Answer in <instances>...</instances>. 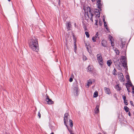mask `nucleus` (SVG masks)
Segmentation results:
<instances>
[{
    "instance_id": "bf43d9fd",
    "label": "nucleus",
    "mask_w": 134,
    "mask_h": 134,
    "mask_svg": "<svg viewBox=\"0 0 134 134\" xmlns=\"http://www.w3.org/2000/svg\"><path fill=\"white\" fill-rule=\"evenodd\" d=\"M8 0V1H9V2L10 1V0Z\"/></svg>"
},
{
    "instance_id": "c03bdc74",
    "label": "nucleus",
    "mask_w": 134,
    "mask_h": 134,
    "mask_svg": "<svg viewBox=\"0 0 134 134\" xmlns=\"http://www.w3.org/2000/svg\"><path fill=\"white\" fill-rule=\"evenodd\" d=\"M95 21H96L95 24L96 25H98V20H96Z\"/></svg>"
},
{
    "instance_id": "dca6fc26",
    "label": "nucleus",
    "mask_w": 134,
    "mask_h": 134,
    "mask_svg": "<svg viewBox=\"0 0 134 134\" xmlns=\"http://www.w3.org/2000/svg\"><path fill=\"white\" fill-rule=\"evenodd\" d=\"M66 127L70 134H74V133L72 131V128H71V129H70L68 126H67Z\"/></svg>"
},
{
    "instance_id": "de8ad7c7",
    "label": "nucleus",
    "mask_w": 134,
    "mask_h": 134,
    "mask_svg": "<svg viewBox=\"0 0 134 134\" xmlns=\"http://www.w3.org/2000/svg\"><path fill=\"white\" fill-rule=\"evenodd\" d=\"M130 103L131 105H132V106H133V102L132 101H131L130 102Z\"/></svg>"
},
{
    "instance_id": "20e7f679",
    "label": "nucleus",
    "mask_w": 134,
    "mask_h": 134,
    "mask_svg": "<svg viewBox=\"0 0 134 134\" xmlns=\"http://www.w3.org/2000/svg\"><path fill=\"white\" fill-rule=\"evenodd\" d=\"M97 57L99 64L102 67L103 65V63L102 58L101 55L100 54H98L97 55Z\"/></svg>"
},
{
    "instance_id": "c85d7f7f",
    "label": "nucleus",
    "mask_w": 134,
    "mask_h": 134,
    "mask_svg": "<svg viewBox=\"0 0 134 134\" xmlns=\"http://www.w3.org/2000/svg\"><path fill=\"white\" fill-rule=\"evenodd\" d=\"M99 35H98V32H97L95 36V37H96V38L97 39L99 38V37H98V36Z\"/></svg>"
},
{
    "instance_id": "c9c22d12",
    "label": "nucleus",
    "mask_w": 134,
    "mask_h": 134,
    "mask_svg": "<svg viewBox=\"0 0 134 134\" xmlns=\"http://www.w3.org/2000/svg\"><path fill=\"white\" fill-rule=\"evenodd\" d=\"M83 60H86L87 59L86 57L85 56H83Z\"/></svg>"
},
{
    "instance_id": "9d476101",
    "label": "nucleus",
    "mask_w": 134,
    "mask_h": 134,
    "mask_svg": "<svg viewBox=\"0 0 134 134\" xmlns=\"http://www.w3.org/2000/svg\"><path fill=\"white\" fill-rule=\"evenodd\" d=\"M107 41L105 40H102L101 43L102 44L103 46L106 47L107 46Z\"/></svg>"
},
{
    "instance_id": "a211bd4d",
    "label": "nucleus",
    "mask_w": 134,
    "mask_h": 134,
    "mask_svg": "<svg viewBox=\"0 0 134 134\" xmlns=\"http://www.w3.org/2000/svg\"><path fill=\"white\" fill-rule=\"evenodd\" d=\"M124 109L126 112H127L129 111V109L127 106H125L124 107Z\"/></svg>"
},
{
    "instance_id": "f257e3e1",
    "label": "nucleus",
    "mask_w": 134,
    "mask_h": 134,
    "mask_svg": "<svg viewBox=\"0 0 134 134\" xmlns=\"http://www.w3.org/2000/svg\"><path fill=\"white\" fill-rule=\"evenodd\" d=\"M29 45L31 49L34 51L37 52L39 50L38 40L35 37H32L30 39Z\"/></svg>"
},
{
    "instance_id": "2eb2a0df",
    "label": "nucleus",
    "mask_w": 134,
    "mask_h": 134,
    "mask_svg": "<svg viewBox=\"0 0 134 134\" xmlns=\"http://www.w3.org/2000/svg\"><path fill=\"white\" fill-rule=\"evenodd\" d=\"M97 4L98 5V8H99L100 10L101 11L102 9H101V7L102 6V4L100 2L97 3Z\"/></svg>"
},
{
    "instance_id": "a18cd8bd",
    "label": "nucleus",
    "mask_w": 134,
    "mask_h": 134,
    "mask_svg": "<svg viewBox=\"0 0 134 134\" xmlns=\"http://www.w3.org/2000/svg\"><path fill=\"white\" fill-rule=\"evenodd\" d=\"M105 28L107 29V30L108 32H109V29L108 28V27H105Z\"/></svg>"
},
{
    "instance_id": "bb28decb",
    "label": "nucleus",
    "mask_w": 134,
    "mask_h": 134,
    "mask_svg": "<svg viewBox=\"0 0 134 134\" xmlns=\"http://www.w3.org/2000/svg\"><path fill=\"white\" fill-rule=\"evenodd\" d=\"M96 37H95V36H93L92 38V40L93 42H95L96 40Z\"/></svg>"
},
{
    "instance_id": "2f4dec72",
    "label": "nucleus",
    "mask_w": 134,
    "mask_h": 134,
    "mask_svg": "<svg viewBox=\"0 0 134 134\" xmlns=\"http://www.w3.org/2000/svg\"><path fill=\"white\" fill-rule=\"evenodd\" d=\"M125 85L126 88H129V87H130V86L129 85V83H126Z\"/></svg>"
},
{
    "instance_id": "8fccbe9b",
    "label": "nucleus",
    "mask_w": 134,
    "mask_h": 134,
    "mask_svg": "<svg viewBox=\"0 0 134 134\" xmlns=\"http://www.w3.org/2000/svg\"><path fill=\"white\" fill-rule=\"evenodd\" d=\"M131 81L130 79H127V83H129Z\"/></svg>"
},
{
    "instance_id": "3c124183",
    "label": "nucleus",
    "mask_w": 134,
    "mask_h": 134,
    "mask_svg": "<svg viewBox=\"0 0 134 134\" xmlns=\"http://www.w3.org/2000/svg\"><path fill=\"white\" fill-rule=\"evenodd\" d=\"M92 17L93 16H91V18L90 19V20H91L92 22L93 21Z\"/></svg>"
},
{
    "instance_id": "0eeeda50",
    "label": "nucleus",
    "mask_w": 134,
    "mask_h": 134,
    "mask_svg": "<svg viewBox=\"0 0 134 134\" xmlns=\"http://www.w3.org/2000/svg\"><path fill=\"white\" fill-rule=\"evenodd\" d=\"M69 115L67 113H66L65 114L64 118V124L67 127L68 126L66 124V122L68 121V116Z\"/></svg>"
},
{
    "instance_id": "7ed1b4c3",
    "label": "nucleus",
    "mask_w": 134,
    "mask_h": 134,
    "mask_svg": "<svg viewBox=\"0 0 134 134\" xmlns=\"http://www.w3.org/2000/svg\"><path fill=\"white\" fill-rule=\"evenodd\" d=\"M74 88L73 93L75 96H77L79 93V91L78 90V87L76 84H74Z\"/></svg>"
},
{
    "instance_id": "ddd939ff",
    "label": "nucleus",
    "mask_w": 134,
    "mask_h": 134,
    "mask_svg": "<svg viewBox=\"0 0 134 134\" xmlns=\"http://www.w3.org/2000/svg\"><path fill=\"white\" fill-rule=\"evenodd\" d=\"M99 106L97 105L96 107L94 109L95 113H98L99 111Z\"/></svg>"
},
{
    "instance_id": "6e6d98bb",
    "label": "nucleus",
    "mask_w": 134,
    "mask_h": 134,
    "mask_svg": "<svg viewBox=\"0 0 134 134\" xmlns=\"http://www.w3.org/2000/svg\"><path fill=\"white\" fill-rule=\"evenodd\" d=\"M91 0L92 2H94L95 1V0Z\"/></svg>"
},
{
    "instance_id": "ea45409f",
    "label": "nucleus",
    "mask_w": 134,
    "mask_h": 134,
    "mask_svg": "<svg viewBox=\"0 0 134 134\" xmlns=\"http://www.w3.org/2000/svg\"><path fill=\"white\" fill-rule=\"evenodd\" d=\"M126 78L127 80L128 79H130L129 76L128 75H126Z\"/></svg>"
},
{
    "instance_id": "cd10ccee",
    "label": "nucleus",
    "mask_w": 134,
    "mask_h": 134,
    "mask_svg": "<svg viewBox=\"0 0 134 134\" xmlns=\"http://www.w3.org/2000/svg\"><path fill=\"white\" fill-rule=\"evenodd\" d=\"M85 34L86 35V37L87 38H88L89 37L90 35L89 34V33L88 32L86 31L85 32Z\"/></svg>"
},
{
    "instance_id": "f704fd0d",
    "label": "nucleus",
    "mask_w": 134,
    "mask_h": 134,
    "mask_svg": "<svg viewBox=\"0 0 134 134\" xmlns=\"http://www.w3.org/2000/svg\"><path fill=\"white\" fill-rule=\"evenodd\" d=\"M124 103L125 105H127L128 104V103L127 102L128 101L127 100H126L125 101H124Z\"/></svg>"
},
{
    "instance_id": "4d7b16f0",
    "label": "nucleus",
    "mask_w": 134,
    "mask_h": 134,
    "mask_svg": "<svg viewBox=\"0 0 134 134\" xmlns=\"http://www.w3.org/2000/svg\"><path fill=\"white\" fill-rule=\"evenodd\" d=\"M51 134H54V133L53 132H52Z\"/></svg>"
},
{
    "instance_id": "a19ab883",
    "label": "nucleus",
    "mask_w": 134,
    "mask_h": 134,
    "mask_svg": "<svg viewBox=\"0 0 134 134\" xmlns=\"http://www.w3.org/2000/svg\"><path fill=\"white\" fill-rule=\"evenodd\" d=\"M102 22L101 20H99V25L100 26H101L102 25Z\"/></svg>"
},
{
    "instance_id": "c756f323",
    "label": "nucleus",
    "mask_w": 134,
    "mask_h": 134,
    "mask_svg": "<svg viewBox=\"0 0 134 134\" xmlns=\"http://www.w3.org/2000/svg\"><path fill=\"white\" fill-rule=\"evenodd\" d=\"M109 38L110 39V41H112V39H113V37L110 35H109Z\"/></svg>"
},
{
    "instance_id": "b1692460",
    "label": "nucleus",
    "mask_w": 134,
    "mask_h": 134,
    "mask_svg": "<svg viewBox=\"0 0 134 134\" xmlns=\"http://www.w3.org/2000/svg\"><path fill=\"white\" fill-rule=\"evenodd\" d=\"M121 43L122 44V48H123L125 46V42H124L123 41H121Z\"/></svg>"
},
{
    "instance_id": "4c0bfd02",
    "label": "nucleus",
    "mask_w": 134,
    "mask_h": 134,
    "mask_svg": "<svg viewBox=\"0 0 134 134\" xmlns=\"http://www.w3.org/2000/svg\"><path fill=\"white\" fill-rule=\"evenodd\" d=\"M83 28L85 31H86L87 30L86 26L85 25L83 26Z\"/></svg>"
},
{
    "instance_id": "1a4fd4ad",
    "label": "nucleus",
    "mask_w": 134,
    "mask_h": 134,
    "mask_svg": "<svg viewBox=\"0 0 134 134\" xmlns=\"http://www.w3.org/2000/svg\"><path fill=\"white\" fill-rule=\"evenodd\" d=\"M104 90L105 91V93L108 94H110V90L109 88H107L106 87H104Z\"/></svg>"
},
{
    "instance_id": "864d4df0",
    "label": "nucleus",
    "mask_w": 134,
    "mask_h": 134,
    "mask_svg": "<svg viewBox=\"0 0 134 134\" xmlns=\"http://www.w3.org/2000/svg\"><path fill=\"white\" fill-rule=\"evenodd\" d=\"M128 115H129L130 116H131V113H130V112H129L128 113Z\"/></svg>"
},
{
    "instance_id": "49530a36",
    "label": "nucleus",
    "mask_w": 134,
    "mask_h": 134,
    "mask_svg": "<svg viewBox=\"0 0 134 134\" xmlns=\"http://www.w3.org/2000/svg\"><path fill=\"white\" fill-rule=\"evenodd\" d=\"M127 90L129 92H131V91L129 90V88H127Z\"/></svg>"
},
{
    "instance_id": "4be33fe9",
    "label": "nucleus",
    "mask_w": 134,
    "mask_h": 134,
    "mask_svg": "<svg viewBox=\"0 0 134 134\" xmlns=\"http://www.w3.org/2000/svg\"><path fill=\"white\" fill-rule=\"evenodd\" d=\"M71 25L70 23H67V27L68 30H70V26Z\"/></svg>"
},
{
    "instance_id": "aec40b11",
    "label": "nucleus",
    "mask_w": 134,
    "mask_h": 134,
    "mask_svg": "<svg viewBox=\"0 0 134 134\" xmlns=\"http://www.w3.org/2000/svg\"><path fill=\"white\" fill-rule=\"evenodd\" d=\"M112 63V62L111 61V60H108L107 62V64L109 66H110V65Z\"/></svg>"
},
{
    "instance_id": "f3484780",
    "label": "nucleus",
    "mask_w": 134,
    "mask_h": 134,
    "mask_svg": "<svg viewBox=\"0 0 134 134\" xmlns=\"http://www.w3.org/2000/svg\"><path fill=\"white\" fill-rule=\"evenodd\" d=\"M114 51L116 53L117 55H119L120 53V51L117 48H116L114 49Z\"/></svg>"
},
{
    "instance_id": "393cba45",
    "label": "nucleus",
    "mask_w": 134,
    "mask_h": 134,
    "mask_svg": "<svg viewBox=\"0 0 134 134\" xmlns=\"http://www.w3.org/2000/svg\"><path fill=\"white\" fill-rule=\"evenodd\" d=\"M98 96V93L97 91L95 92L93 94V97H96Z\"/></svg>"
},
{
    "instance_id": "09e8293b",
    "label": "nucleus",
    "mask_w": 134,
    "mask_h": 134,
    "mask_svg": "<svg viewBox=\"0 0 134 134\" xmlns=\"http://www.w3.org/2000/svg\"><path fill=\"white\" fill-rule=\"evenodd\" d=\"M97 3L101 2V0H97Z\"/></svg>"
},
{
    "instance_id": "37998d69",
    "label": "nucleus",
    "mask_w": 134,
    "mask_h": 134,
    "mask_svg": "<svg viewBox=\"0 0 134 134\" xmlns=\"http://www.w3.org/2000/svg\"><path fill=\"white\" fill-rule=\"evenodd\" d=\"M70 82H71L73 81V79L71 77L70 78L69 80Z\"/></svg>"
},
{
    "instance_id": "6e6552de",
    "label": "nucleus",
    "mask_w": 134,
    "mask_h": 134,
    "mask_svg": "<svg viewBox=\"0 0 134 134\" xmlns=\"http://www.w3.org/2000/svg\"><path fill=\"white\" fill-rule=\"evenodd\" d=\"M122 64L124 68L125 69L127 68V60H122Z\"/></svg>"
},
{
    "instance_id": "4468645a",
    "label": "nucleus",
    "mask_w": 134,
    "mask_h": 134,
    "mask_svg": "<svg viewBox=\"0 0 134 134\" xmlns=\"http://www.w3.org/2000/svg\"><path fill=\"white\" fill-rule=\"evenodd\" d=\"M122 75H121L120 77V80L122 82H124L125 80V79L124 77V76L123 75V74H122Z\"/></svg>"
},
{
    "instance_id": "72a5a7b5",
    "label": "nucleus",
    "mask_w": 134,
    "mask_h": 134,
    "mask_svg": "<svg viewBox=\"0 0 134 134\" xmlns=\"http://www.w3.org/2000/svg\"><path fill=\"white\" fill-rule=\"evenodd\" d=\"M123 99L124 101H125L126 100V97L125 95H123L122 96Z\"/></svg>"
},
{
    "instance_id": "f8f14e48",
    "label": "nucleus",
    "mask_w": 134,
    "mask_h": 134,
    "mask_svg": "<svg viewBox=\"0 0 134 134\" xmlns=\"http://www.w3.org/2000/svg\"><path fill=\"white\" fill-rule=\"evenodd\" d=\"M93 67L91 65H89L88 67L87 71H92L93 70Z\"/></svg>"
},
{
    "instance_id": "58836bf2",
    "label": "nucleus",
    "mask_w": 134,
    "mask_h": 134,
    "mask_svg": "<svg viewBox=\"0 0 134 134\" xmlns=\"http://www.w3.org/2000/svg\"><path fill=\"white\" fill-rule=\"evenodd\" d=\"M38 116L39 117V118H41V114L40 113V112L39 111L38 112Z\"/></svg>"
},
{
    "instance_id": "412c9836",
    "label": "nucleus",
    "mask_w": 134,
    "mask_h": 134,
    "mask_svg": "<svg viewBox=\"0 0 134 134\" xmlns=\"http://www.w3.org/2000/svg\"><path fill=\"white\" fill-rule=\"evenodd\" d=\"M116 72L117 71L116 70L115 68H114V70H113V74L114 76L117 75V74H116Z\"/></svg>"
},
{
    "instance_id": "7c9ffc66",
    "label": "nucleus",
    "mask_w": 134,
    "mask_h": 134,
    "mask_svg": "<svg viewBox=\"0 0 134 134\" xmlns=\"http://www.w3.org/2000/svg\"><path fill=\"white\" fill-rule=\"evenodd\" d=\"M121 59L122 60H127L126 58L124 56L121 57Z\"/></svg>"
},
{
    "instance_id": "a878e982",
    "label": "nucleus",
    "mask_w": 134,
    "mask_h": 134,
    "mask_svg": "<svg viewBox=\"0 0 134 134\" xmlns=\"http://www.w3.org/2000/svg\"><path fill=\"white\" fill-rule=\"evenodd\" d=\"M92 82L90 80H89L88 82V83L87 84V85L89 86L90 85H91L92 84Z\"/></svg>"
},
{
    "instance_id": "e433bc0d",
    "label": "nucleus",
    "mask_w": 134,
    "mask_h": 134,
    "mask_svg": "<svg viewBox=\"0 0 134 134\" xmlns=\"http://www.w3.org/2000/svg\"><path fill=\"white\" fill-rule=\"evenodd\" d=\"M111 42V46L112 47L114 45V42H113V41H110Z\"/></svg>"
},
{
    "instance_id": "f03ea898",
    "label": "nucleus",
    "mask_w": 134,
    "mask_h": 134,
    "mask_svg": "<svg viewBox=\"0 0 134 134\" xmlns=\"http://www.w3.org/2000/svg\"><path fill=\"white\" fill-rule=\"evenodd\" d=\"M87 8V14H85V17L88 19L89 18V14L90 15H91V16H93V14L92 11L93 10H92L91 8L89 7H88Z\"/></svg>"
},
{
    "instance_id": "5fc2aeb1",
    "label": "nucleus",
    "mask_w": 134,
    "mask_h": 134,
    "mask_svg": "<svg viewBox=\"0 0 134 134\" xmlns=\"http://www.w3.org/2000/svg\"><path fill=\"white\" fill-rule=\"evenodd\" d=\"M58 4L59 5H60V0H59L58 2Z\"/></svg>"
},
{
    "instance_id": "13d9d810",
    "label": "nucleus",
    "mask_w": 134,
    "mask_h": 134,
    "mask_svg": "<svg viewBox=\"0 0 134 134\" xmlns=\"http://www.w3.org/2000/svg\"><path fill=\"white\" fill-rule=\"evenodd\" d=\"M98 134H102L100 133H98Z\"/></svg>"
},
{
    "instance_id": "79ce46f5",
    "label": "nucleus",
    "mask_w": 134,
    "mask_h": 134,
    "mask_svg": "<svg viewBox=\"0 0 134 134\" xmlns=\"http://www.w3.org/2000/svg\"><path fill=\"white\" fill-rule=\"evenodd\" d=\"M104 26L105 27H108L107 25V24L106 23V22H104Z\"/></svg>"
},
{
    "instance_id": "052dcab7",
    "label": "nucleus",
    "mask_w": 134,
    "mask_h": 134,
    "mask_svg": "<svg viewBox=\"0 0 134 134\" xmlns=\"http://www.w3.org/2000/svg\"><path fill=\"white\" fill-rule=\"evenodd\" d=\"M133 115H134V113H133Z\"/></svg>"
},
{
    "instance_id": "9b49d317",
    "label": "nucleus",
    "mask_w": 134,
    "mask_h": 134,
    "mask_svg": "<svg viewBox=\"0 0 134 134\" xmlns=\"http://www.w3.org/2000/svg\"><path fill=\"white\" fill-rule=\"evenodd\" d=\"M94 12L95 14L96 15V16L98 17H99L100 16V13L99 11L98 10L96 9V10L94 11Z\"/></svg>"
},
{
    "instance_id": "423d86ee",
    "label": "nucleus",
    "mask_w": 134,
    "mask_h": 134,
    "mask_svg": "<svg viewBox=\"0 0 134 134\" xmlns=\"http://www.w3.org/2000/svg\"><path fill=\"white\" fill-rule=\"evenodd\" d=\"M46 100L48 104H54V102L52 101L51 99H49V96L47 95V94L46 95Z\"/></svg>"
},
{
    "instance_id": "473e14b6",
    "label": "nucleus",
    "mask_w": 134,
    "mask_h": 134,
    "mask_svg": "<svg viewBox=\"0 0 134 134\" xmlns=\"http://www.w3.org/2000/svg\"><path fill=\"white\" fill-rule=\"evenodd\" d=\"M129 85L130 86V87L131 86V87H133L134 86L132 85V83L131 81H130V82L129 83Z\"/></svg>"
},
{
    "instance_id": "603ef678",
    "label": "nucleus",
    "mask_w": 134,
    "mask_h": 134,
    "mask_svg": "<svg viewBox=\"0 0 134 134\" xmlns=\"http://www.w3.org/2000/svg\"><path fill=\"white\" fill-rule=\"evenodd\" d=\"M103 21L104 22H104H106L105 21V18H103Z\"/></svg>"
},
{
    "instance_id": "5701e85b",
    "label": "nucleus",
    "mask_w": 134,
    "mask_h": 134,
    "mask_svg": "<svg viewBox=\"0 0 134 134\" xmlns=\"http://www.w3.org/2000/svg\"><path fill=\"white\" fill-rule=\"evenodd\" d=\"M69 122H70V127L72 128L73 125V123L72 122V120L70 119L69 120Z\"/></svg>"
},
{
    "instance_id": "6ab92c4d",
    "label": "nucleus",
    "mask_w": 134,
    "mask_h": 134,
    "mask_svg": "<svg viewBox=\"0 0 134 134\" xmlns=\"http://www.w3.org/2000/svg\"><path fill=\"white\" fill-rule=\"evenodd\" d=\"M115 88L118 90L120 91L121 90V88L120 87L119 84L117 85H116L115 86Z\"/></svg>"
},
{
    "instance_id": "39448f33",
    "label": "nucleus",
    "mask_w": 134,
    "mask_h": 134,
    "mask_svg": "<svg viewBox=\"0 0 134 134\" xmlns=\"http://www.w3.org/2000/svg\"><path fill=\"white\" fill-rule=\"evenodd\" d=\"M114 64L117 67V69L119 70H120L121 69V68L120 66V63L119 62V59H118L116 61L114 60Z\"/></svg>"
}]
</instances>
